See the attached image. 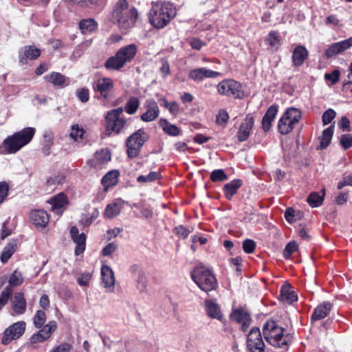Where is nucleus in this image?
I'll use <instances>...</instances> for the list:
<instances>
[{
  "mask_svg": "<svg viewBox=\"0 0 352 352\" xmlns=\"http://www.w3.org/2000/svg\"><path fill=\"white\" fill-rule=\"evenodd\" d=\"M176 14V8L173 3L166 1H153L149 12V21L153 27L163 28L175 18Z\"/></svg>",
  "mask_w": 352,
  "mask_h": 352,
  "instance_id": "obj_1",
  "label": "nucleus"
},
{
  "mask_svg": "<svg viewBox=\"0 0 352 352\" xmlns=\"http://www.w3.org/2000/svg\"><path fill=\"white\" fill-rule=\"evenodd\" d=\"M138 16L135 8L129 7L126 0H118L111 12L113 23L124 30H127L135 25Z\"/></svg>",
  "mask_w": 352,
  "mask_h": 352,
  "instance_id": "obj_2",
  "label": "nucleus"
},
{
  "mask_svg": "<svg viewBox=\"0 0 352 352\" xmlns=\"http://www.w3.org/2000/svg\"><path fill=\"white\" fill-rule=\"evenodd\" d=\"M36 130L33 127H26L12 135L8 136L3 142L6 153L12 154L16 153L22 147L32 140Z\"/></svg>",
  "mask_w": 352,
  "mask_h": 352,
  "instance_id": "obj_3",
  "label": "nucleus"
},
{
  "mask_svg": "<svg viewBox=\"0 0 352 352\" xmlns=\"http://www.w3.org/2000/svg\"><path fill=\"white\" fill-rule=\"evenodd\" d=\"M284 329L274 320H267L263 325V333L265 340L270 344L284 348L288 344L289 336L283 334Z\"/></svg>",
  "mask_w": 352,
  "mask_h": 352,
  "instance_id": "obj_4",
  "label": "nucleus"
},
{
  "mask_svg": "<svg viewBox=\"0 0 352 352\" xmlns=\"http://www.w3.org/2000/svg\"><path fill=\"white\" fill-rule=\"evenodd\" d=\"M137 50L138 48L135 44H130L121 47L114 56L109 57L106 60L105 67L109 70L120 69L134 58Z\"/></svg>",
  "mask_w": 352,
  "mask_h": 352,
  "instance_id": "obj_5",
  "label": "nucleus"
},
{
  "mask_svg": "<svg viewBox=\"0 0 352 352\" xmlns=\"http://www.w3.org/2000/svg\"><path fill=\"white\" fill-rule=\"evenodd\" d=\"M191 277L197 285L204 292L214 290L218 287L217 280L212 271L206 266L199 265L191 273Z\"/></svg>",
  "mask_w": 352,
  "mask_h": 352,
  "instance_id": "obj_6",
  "label": "nucleus"
},
{
  "mask_svg": "<svg viewBox=\"0 0 352 352\" xmlns=\"http://www.w3.org/2000/svg\"><path fill=\"white\" fill-rule=\"evenodd\" d=\"M301 118L302 113L300 109L295 107L287 109L278 120V132L282 135L289 133L300 122Z\"/></svg>",
  "mask_w": 352,
  "mask_h": 352,
  "instance_id": "obj_7",
  "label": "nucleus"
},
{
  "mask_svg": "<svg viewBox=\"0 0 352 352\" xmlns=\"http://www.w3.org/2000/svg\"><path fill=\"white\" fill-rule=\"evenodd\" d=\"M217 92L223 96L241 99L245 94L240 82L234 79H226L217 86Z\"/></svg>",
  "mask_w": 352,
  "mask_h": 352,
  "instance_id": "obj_8",
  "label": "nucleus"
},
{
  "mask_svg": "<svg viewBox=\"0 0 352 352\" xmlns=\"http://www.w3.org/2000/svg\"><path fill=\"white\" fill-rule=\"evenodd\" d=\"M148 135L143 130H138L130 135L126 140L127 155L130 158L137 157L144 142L146 141Z\"/></svg>",
  "mask_w": 352,
  "mask_h": 352,
  "instance_id": "obj_9",
  "label": "nucleus"
},
{
  "mask_svg": "<svg viewBox=\"0 0 352 352\" xmlns=\"http://www.w3.org/2000/svg\"><path fill=\"white\" fill-rule=\"evenodd\" d=\"M247 347L249 352H264L265 344L259 328L253 327L247 336Z\"/></svg>",
  "mask_w": 352,
  "mask_h": 352,
  "instance_id": "obj_10",
  "label": "nucleus"
},
{
  "mask_svg": "<svg viewBox=\"0 0 352 352\" xmlns=\"http://www.w3.org/2000/svg\"><path fill=\"white\" fill-rule=\"evenodd\" d=\"M26 324L24 321H19L8 327L3 332L1 342L8 344L12 340L19 338L25 331Z\"/></svg>",
  "mask_w": 352,
  "mask_h": 352,
  "instance_id": "obj_11",
  "label": "nucleus"
},
{
  "mask_svg": "<svg viewBox=\"0 0 352 352\" xmlns=\"http://www.w3.org/2000/svg\"><path fill=\"white\" fill-rule=\"evenodd\" d=\"M57 323L54 320L50 321L47 324L39 330L37 333H34L30 338L31 344H36L43 342L49 339L52 333L56 330Z\"/></svg>",
  "mask_w": 352,
  "mask_h": 352,
  "instance_id": "obj_12",
  "label": "nucleus"
},
{
  "mask_svg": "<svg viewBox=\"0 0 352 352\" xmlns=\"http://www.w3.org/2000/svg\"><path fill=\"white\" fill-rule=\"evenodd\" d=\"M94 90L99 93L104 99L111 98V92L113 89V82L110 78H101L98 79L93 85Z\"/></svg>",
  "mask_w": 352,
  "mask_h": 352,
  "instance_id": "obj_13",
  "label": "nucleus"
},
{
  "mask_svg": "<svg viewBox=\"0 0 352 352\" xmlns=\"http://www.w3.org/2000/svg\"><path fill=\"white\" fill-rule=\"evenodd\" d=\"M70 236L72 241L76 244L74 254L76 256L82 254L86 248V234L85 233H79L78 228L72 226L70 228Z\"/></svg>",
  "mask_w": 352,
  "mask_h": 352,
  "instance_id": "obj_14",
  "label": "nucleus"
},
{
  "mask_svg": "<svg viewBox=\"0 0 352 352\" xmlns=\"http://www.w3.org/2000/svg\"><path fill=\"white\" fill-rule=\"evenodd\" d=\"M221 74L212 71L206 67H199L190 71L188 77L194 81H202L204 78H215L221 76Z\"/></svg>",
  "mask_w": 352,
  "mask_h": 352,
  "instance_id": "obj_15",
  "label": "nucleus"
},
{
  "mask_svg": "<svg viewBox=\"0 0 352 352\" xmlns=\"http://www.w3.org/2000/svg\"><path fill=\"white\" fill-rule=\"evenodd\" d=\"M48 203L52 206V211L58 215H60L67 208L68 199L63 192H60L52 197Z\"/></svg>",
  "mask_w": 352,
  "mask_h": 352,
  "instance_id": "obj_16",
  "label": "nucleus"
},
{
  "mask_svg": "<svg viewBox=\"0 0 352 352\" xmlns=\"http://www.w3.org/2000/svg\"><path fill=\"white\" fill-rule=\"evenodd\" d=\"M352 47V37L331 44L325 51L327 58H331Z\"/></svg>",
  "mask_w": 352,
  "mask_h": 352,
  "instance_id": "obj_17",
  "label": "nucleus"
},
{
  "mask_svg": "<svg viewBox=\"0 0 352 352\" xmlns=\"http://www.w3.org/2000/svg\"><path fill=\"white\" fill-rule=\"evenodd\" d=\"M105 120L106 130L108 132H114L116 134L119 133L126 124V118L111 116L108 114L105 117Z\"/></svg>",
  "mask_w": 352,
  "mask_h": 352,
  "instance_id": "obj_18",
  "label": "nucleus"
},
{
  "mask_svg": "<svg viewBox=\"0 0 352 352\" xmlns=\"http://www.w3.org/2000/svg\"><path fill=\"white\" fill-rule=\"evenodd\" d=\"M146 111L141 116L144 122H151L159 116L160 109L157 103L153 99H148L144 103Z\"/></svg>",
  "mask_w": 352,
  "mask_h": 352,
  "instance_id": "obj_19",
  "label": "nucleus"
},
{
  "mask_svg": "<svg viewBox=\"0 0 352 352\" xmlns=\"http://www.w3.org/2000/svg\"><path fill=\"white\" fill-rule=\"evenodd\" d=\"M11 305L13 311L12 316L23 314L27 308L24 294L21 292L16 293L11 300Z\"/></svg>",
  "mask_w": 352,
  "mask_h": 352,
  "instance_id": "obj_20",
  "label": "nucleus"
},
{
  "mask_svg": "<svg viewBox=\"0 0 352 352\" xmlns=\"http://www.w3.org/2000/svg\"><path fill=\"white\" fill-rule=\"evenodd\" d=\"M44 79L48 83L60 88L69 85V79L59 72H50L44 76Z\"/></svg>",
  "mask_w": 352,
  "mask_h": 352,
  "instance_id": "obj_21",
  "label": "nucleus"
},
{
  "mask_svg": "<svg viewBox=\"0 0 352 352\" xmlns=\"http://www.w3.org/2000/svg\"><path fill=\"white\" fill-rule=\"evenodd\" d=\"M254 125V118L252 116L248 115L241 123L237 132V138L240 142L246 140Z\"/></svg>",
  "mask_w": 352,
  "mask_h": 352,
  "instance_id": "obj_22",
  "label": "nucleus"
},
{
  "mask_svg": "<svg viewBox=\"0 0 352 352\" xmlns=\"http://www.w3.org/2000/svg\"><path fill=\"white\" fill-rule=\"evenodd\" d=\"M231 319L237 323L241 324V329L245 331L251 323L250 314L243 309L234 310L231 314Z\"/></svg>",
  "mask_w": 352,
  "mask_h": 352,
  "instance_id": "obj_23",
  "label": "nucleus"
},
{
  "mask_svg": "<svg viewBox=\"0 0 352 352\" xmlns=\"http://www.w3.org/2000/svg\"><path fill=\"white\" fill-rule=\"evenodd\" d=\"M102 283L105 288L113 291L115 285V277L112 269L107 265H102L101 267Z\"/></svg>",
  "mask_w": 352,
  "mask_h": 352,
  "instance_id": "obj_24",
  "label": "nucleus"
},
{
  "mask_svg": "<svg viewBox=\"0 0 352 352\" xmlns=\"http://www.w3.org/2000/svg\"><path fill=\"white\" fill-rule=\"evenodd\" d=\"M41 54V50L33 46L28 45L23 48L19 55V61L22 65L28 63L27 60H34L37 58Z\"/></svg>",
  "mask_w": 352,
  "mask_h": 352,
  "instance_id": "obj_25",
  "label": "nucleus"
},
{
  "mask_svg": "<svg viewBox=\"0 0 352 352\" xmlns=\"http://www.w3.org/2000/svg\"><path fill=\"white\" fill-rule=\"evenodd\" d=\"M30 219L37 227L45 228L49 223V216L43 210H34L30 212Z\"/></svg>",
  "mask_w": 352,
  "mask_h": 352,
  "instance_id": "obj_26",
  "label": "nucleus"
},
{
  "mask_svg": "<svg viewBox=\"0 0 352 352\" xmlns=\"http://www.w3.org/2000/svg\"><path fill=\"white\" fill-rule=\"evenodd\" d=\"M124 201L121 199H117L113 203L109 204L104 210V217L112 219L120 214L123 207Z\"/></svg>",
  "mask_w": 352,
  "mask_h": 352,
  "instance_id": "obj_27",
  "label": "nucleus"
},
{
  "mask_svg": "<svg viewBox=\"0 0 352 352\" xmlns=\"http://www.w3.org/2000/svg\"><path fill=\"white\" fill-rule=\"evenodd\" d=\"M308 56V51L302 45H297L292 54V63L294 67L302 65Z\"/></svg>",
  "mask_w": 352,
  "mask_h": 352,
  "instance_id": "obj_28",
  "label": "nucleus"
},
{
  "mask_svg": "<svg viewBox=\"0 0 352 352\" xmlns=\"http://www.w3.org/2000/svg\"><path fill=\"white\" fill-rule=\"evenodd\" d=\"M205 309L208 316L210 318L221 320L223 315L221 311L220 307L213 300H206Z\"/></svg>",
  "mask_w": 352,
  "mask_h": 352,
  "instance_id": "obj_29",
  "label": "nucleus"
},
{
  "mask_svg": "<svg viewBox=\"0 0 352 352\" xmlns=\"http://www.w3.org/2000/svg\"><path fill=\"white\" fill-rule=\"evenodd\" d=\"M243 181L241 179H233L223 186V192L227 199L231 200L232 197L237 193L239 188L241 187Z\"/></svg>",
  "mask_w": 352,
  "mask_h": 352,
  "instance_id": "obj_30",
  "label": "nucleus"
},
{
  "mask_svg": "<svg viewBox=\"0 0 352 352\" xmlns=\"http://www.w3.org/2000/svg\"><path fill=\"white\" fill-rule=\"evenodd\" d=\"M332 305L329 302H324L320 304L314 309L311 316V320H319L325 318L331 311Z\"/></svg>",
  "mask_w": 352,
  "mask_h": 352,
  "instance_id": "obj_31",
  "label": "nucleus"
},
{
  "mask_svg": "<svg viewBox=\"0 0 352 352\" xmlns=\"http://www.w3.org/2000/svg\"><path fill=\"white\" fill-rule=\"evenodd\" d=\"M278 113V108L275 105L270 106L262 119V126L265 131H268L272 126V122L274 120Z\"/></svg>",
  "mask_w": 352,
  "mask_h": 352,
  "instance_id": "obj_32",
  "label": "nucleus"
},
{
  "mask_svg": "<svg viewBox=\"0 0 352 352\" xmlns=\"http://www.w3.org/2000/svg\"><path fill=\"white\" fill-rule=\"evenodd\" d=\"M72 3L78 5L81 7L91 9H102L107 0H67Z\"/></svg>",
  "mask_w": 352,
  "mask_h": 352,
  "instance_id": "obj_33",
  "label": "nucleus"
},
{
  "mask_svg": "<svg viewBox=\"0 0 352 352\" xmlns=\"http://www.w3.org/2000/svg\"><path fill=\"white\" fill-rule=\"evenodd\" d=\"M298 299L294 291L290 290L289 285L285 284L280 289V300L283 302L291 305Z\"/></svg>",
  "mask_w": 352,
  "mask_h": 352,
  "instance_id": "obj_34",
  "label": "nucleus"
},
{
  "mask_svg": "<svg viewBox=\"0 0 352 352\" xmlns=\"http://www.w3.org/2000/svg\"><path fill=\"white\" fill-rule=\"evenodd\" d=\"M79 28L84 34H91L98 28V23L92 18L82 19L80 21Z\"/></svg>",
  "mask_w": 352,
  "mask_h": 352,
  "instance_id": "obj_35",
  "label": "nucleus"
},
{
  "mask_svg": "<svg viewBox=\"0 0 352 352\" xmlns=\"http://www.w3.org/2000/svg\"><path fill=\"white\" fill-rule=\"evenodd\" d=\"M334 131V126L331 125L322 132V135L320 138V145L318 148L322 150L327 148L331 142Z\"/></svg>",
  "mask_w": 352,
  "mask_h": 352,
  "instance_id": "obj_36",
  "label": "nucleus"
},
{
  "mask_svg": "<svg viewBox=\"0 0 352 352\" xmlns=\"http://www.w3.org/2000/svg\"><path fill=\"white\" fill-rule=\"evenodd\" d=\"M159 124L164 132L169 135L177 136L179 134V129L176 125L170 124L166 119H160Z\"/></svg>",
  "mask_w": 352,
  "mask_h": 352,
  "instance_id": "obj_37",
  "label": "nucleus"
},
{
  "mask_svg": "<svg viewBox=\"0 0 352 352\" xmlns=\"http://www.w3.org/2000/svg\"><path fill=\"white\" fill-rule=\"evenodd\" d=\"M111 160V153L107 149H102L96 152L94 155V166H97L100 164H104Z\"/></svg>",
  "mask_w": 352,
  "mask_h": 352,
  "instance_id": "obj_38",
  "label": "nucleus"
},
{
  "mask_svg": "<svg viewBox=\"0 0 352 352\" xmlns=\"http://www.w3.org/2000/svg\"><path fill=\"white\" fill-rule=\"evenodd\" d=\"M322 195L318 192H311L307 197V202L312 208H316L320 206L324 200V189L321 191Z\"/></svg>",
  "mask_w": 352,
  "mask_h": 352,
  "instance_id": "obj_39",
  "label": "nucleus"
},
{
  "mask_svg": "<svg viewBox=\"0 0 352 352\" xmlns=\"http://www.w3.org/2000/svg\"><path fill=\"white\" fill-rule=\"evenodd\" d=\"M119 173L117 170H111L107 173L102 179V183L105 187L114 186L117 184Z\"/></svg>",
  "mask_w": 352,
  "mask_h": 352,
  "instance_id": "obj_40",
  "label": "nucleus"
},
{
  "mask_svg": "<svg viewBox=\"0 0 352 352\" xmlns=\"http://www.w3.org/2000/svg\"><path fill=\"white\" fill-rule=\"evenodd\" d=\"M16 244L15 243H10L3 248L1 254V261L3 263H6L16 251Z\"/></svg>",
  "mask_w": 352,
  "mask_h": 352,
  "instance_id": "obj_41",
  "label": "nucleus"
},
{
  "mask_svg": "<svg viewBox=\"0 0 352 352\" xmlns=\"http://www.w3.org/2000/svg\"><path fill=\"white\" fill-rule=\"evenodd\" d=\"M139 106L140 101L138 98L136 97H131L125 104L124 110L128 114L133 115L137 111Z\"/></svg>",
  "mask_w": 352,
  "mask_h": 352,
  "instance_id": "obj_42",
  "label": "nucleus"
},
{
  "mask_svg": "<svg viewBox=\"0 0 352 352\" xmlns=\"http://www.w3.org/2000/svg\"><path fill=\"white\" fill-rule=\"evenodd\" d=\"M162 177L161 173L159 171H151L146 175H140L137 178L139 183H150L155 182Z\"/></svg>",
  "mask_w": 352,
  "mask_h": 352,
  "instance_id": "obj_43",
  "label": "nucleus"
},
{
  "mask_svg": "<svg viewBox=\"0 0 352 352\" xmlns=\"http://www.w3.org/2000/svg\"><path fill=\"white\" fill-rule=\"evenodd\" d=\"M266 41L274 50H278L280 46V38L277 32L271 31L266 38Z\"/></svg>",
  "mask_w": 352,
  "mask_h": 352,
  "instance_id": "obj_44",
  "label": "nucleus"
},
{
  "mask_svg": "<svg viewBox=\"0 0 352 352\" xmlns=\"http://www.w3.org/2000/svg\"><path fill=\"white\" fill-rule=\"evenodd\" d=\"M46 322V314L45 311L42 310H38L34 317V325L37 329L43 327L45 322Z\"/></svg>",
  "mask_w": 352,
  "mask_h": 352,
  "instance_id": "obj_45",
  "label": "nucleus"
},
{
  "mask_svg": "<svg viewBox=\"0 0 352 352\" xmlns=\"http://www.w3.org/2000/svg\"><path fill=\"white\" fill-rule=\"evenodd\" d=\"M84 133L85 131L82 127L80 126L78 124H74L71 128L69 136L74 140L77 141L82 138Z\"/></svg>",
  "mask_w": 352,
  "mask_h": 352,
  "instance_id": "obj_46",
  "label": "nucleus"
},
{
  "mask_svg": "<svg viewBox=\"0 0 352 352\" xmlns=\"http://www.w3.org/2000/svg\"><path fill=\"white\" fill-rule=\"evenodd\" d=\"M23 282L22 274L18 270L14 271L9 279V285L12 287H16L21 285Z\"/></svg>",
  "mask_w": 352,
  "mask_h": 352,
  "instance_id": "obj_47",
  "label": "nucleus"
},
{
  "mask_svg": "<svg viewBox=\"0 0 352 352\" xmlns=\"http://www.w3.org/2000/svg\"><path fill=\"white\" fill-rule=\"evenodd\" d=\"M210 179L214 182H223L228 179V175L223 169H217L210 174Z\"/></svg>",
  "mask_w": 352,
  "mask_h": 352,
  "instance_id": "obj_48",
  "label": "nucleus"
},
{
  "mask_svg": "<svg viewBox=\"0 0 352 352\" xmlns=\"http://www.w3.org/2000/svg\"><path fill=\"white\" fill-rule=\"evenodd\" d=\"M137 288L140 292H143L146 290L147 285V278L144 272L140 271L138 272V278L136 280Z\"/></svg>",
  "mask_w": 352,
  "mask_h": 352,
  "instance_id": "obj_49",
  "label": "nucleus"
},
{
  "mask_svg": "<svg viewBox=\"0 0 352 352\" xmlns=\"http://www.w3.org/2000/svg\"><path fill=\"white\" fill-rule=\"evenodd\" d=\"M298 245L295 241L288 243L283 250L284 258H289L292 254L298 250Z\"/></svg>",
  "mask_w": 352,
  "mask_h": 352,
  "instance_id": "obj_50",
  "label": "nucleus"
},
{
  "mask_svg": "<svg viewBox=\"0 0 352 352\" xmlns=\"http://www.w3.org/2000/svg\"><path fill=\"white\" fill-rule=\"evenodd\" d=\"M229 120V115L225 109H220L216 117V123L219 125H225Z\"/></svg>",
  "mask_w": 352,
  "mask_h": 352,
  "instance_id": "obj_51",
  "label": "nucleus"
},
{
  "mask_svg": "<svg viewBox=\"0 0 352 352\" xmlns=\"http://www.w3.org/2000/svg\"><path fill=\"white\" fill-rule=\"evenodd\" d=\"M12 294V289L7 287H6L0 295V309H1L8 302V299Z\"/></svg>",
  "mask_w": 352,
  "mask_h": 352,
  "instance_id": "obj_52",
  "label": "nucleus"
},
{
  "mask_svg": "<svg viewBox=\"0 0 352 352\" xmlns=\"http://www.w3.org/2000/svg\"><path fill=\"white\" fill-rule=\"evenodd\" d=\"M336 111L332 109L325 111L322 115V122L324 125L329 124L336 117Z\"/></svg>",
  "mask_w": 352,
  "mask_h": 352,
  "instance_id": "obj_53",
  "label": "nucleus"
},
{
  "mask_svg": "<svg viewBox=\"0 0 352 352\" xmlns=\"http://www.w3.org/2000/svg\"><path fill=\"white\" fill-rule=\"evenodd\" d=\"M340 76V71L335 69L331 73H326L324 74V78L327 80H330L332 85H335L339 81Z\"/></svg>",
  "mask_w": 352,
  "mask_h": 352,
  "instance_id": "obj_54",
  "label": "nucleus"
},
{
  "mask_svg": "<svg viewBox=\"0 0 352 352\" xmlns=\"http://www.w3.org/2000/svg\"><path fill=\"white\" fill-rule=\"evenodd\" d=\"M77 98L83 103L88 102L89 99V91L88 89L81 88L76 91Z\"/></svg>",
  "mask_w": 352,
  "mask_h": 352,
  "instance_id": "obj_55",
  "label": "nucleus"
},
{
  "mask_svg": "<svg viewBox=\"0 0 352 352\" xmlns=\"http://www.w3.org/2000/svg\"><path fill=\"white\" fill-rule=\"evenodd\" d=\"M256 248L255 242L252 239H245L243 243V250L247 254H252L254 252Z\"/></svg>",
  "mask_w": 352,
  "mask_h": 352,
  "instance_id": "obj_56",
  "label": "nucleus"
},
{
  "mask_svg": "<svg viewBox=\"0 0 352 352\" xmlns=\"http://www.w3.org/2000/svg\"><path fill=\"white\" fill-rule=\"evenodd\" d=\"M73 346L72 344L69 342H63L56 346L50 352H71Z\"/></svg>",
  "mask_w": 352,
  "mask_h": 352,
  "instance_id": "obj_57",
  "label": "nucleus"
},
{
  "mask_svg": "<svg viewBox=\"0 0 352 352\" xmlns=\"http://www.w3.org/2000/svg\"><path fill=\"white\" fill-rule=\"evenodd\" d=\"M340 144L344 149L352 146V135L351 134L342 135L340 138Z\"/></svg>",
  "mask_w": 352,
  "mask_h": 352,
  "instance_id": "obj_58",
  "label": "nucleus"
},
{
  "mask_svg": "<svg viewBox=\"0 0 352 352\" xmlns=\"http://www.w3.org/2000/svg\"><path fill=\"white\" fill-rule=\"evenodd\" d=\"M91 275L89 272L81 274L77 278L78 283L81 286H87L91 280Z\"/></svg>",
  "mask_w": 352,
  "mask_h": 352,
  "instance_id": "obj_59",
  "label": "nucleus"
},
{
  "mask_svg": "<svg viewBox=\"0 0 352 352\" xmlns=\"http://www.w3.org/2000/svg\"><path fill=\"white\" fill-rule=\"evenodd\" d=\"M9 187L6 182H0V204L3 203L8 195Z\"/></svg>",
  "mask_w": 352,
  "mask_h": 352,
  "instance_id": "obj_60",
  "label": "nucleus"
},
{
  "mask_svg": "<svg viewBox=\"0 0 352 352\" xmlns=\"http://www.w3.org/2000/svg\"><path fill=\"white\" fill-rule=\"evenodd\" d=\"M345 186H352V174L344 175L343 179L338 184V188L342 189Z\"/></svg>",
  "mask_w": 352,
  "mask_h": 352,
  "instance_id": "obj_61",
  "label": "nucleus"
},
{
  "mask_svg": "<svg viewBox=\"0 0 352 352\" xmlns=\"http://www.w3.org/2000/svg\"><path fill=\"white\" fill-rule=\"evenodd\" d=\"M162 66L160 67V72L163 78H166L170 73V67L167 60L162 59L161 60Z\"/></svg>",
  "mask_w": 352,
  "mask_h": 352,
  "instance_id": "obj_62",
  "label": "nucleus"
},
{
  "mask_svg": "<svg viewBox=\"0 0 352 352\" xmlns=\"http://www.w3.org/2000/svg\"><path fill=\"white\" fill-rule=\"evenodd\" d=\"M117 249V245L114 243L107 244L102 250L103 256H109Z\"/></svg>",
  "mask_w": 352,
  "mask_h": 352,
  "instance_id": "obj_63",
  "label": "nucleus"
},
{
  "mask_svg": "<svg viewBox=\"0 0 352 352\" xmlns=\"http://www.w3.org/2000/svg\"><path fill=\"white\" fill-rule=\"evenodd\" d=\"M43 144L52 146L54 144V135L51 131H45L43 135Z\"/></svg>",
  "mask_w": 352,
  "mask_h": 352,
  "instance_id": "obj_64",
  "label": "nucleus"
}]
</instances>
